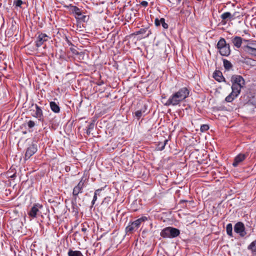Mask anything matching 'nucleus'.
Segmentation results:
<instances>
[{
    "mask_svg": "<svg viewBox=\"0 0 256 256\" xmlns=\"http://www.w3.org/2000/svg\"><path fill=\"white\" fill-rule=\"evenodd\" d=\"M190 90L187 88H182L170 96L165 105L167 106H177L188 98Z\"/></svg>",
    "mask_w": 256,
    "mask_h": 256,
    "instance_id": "f257e3e1",
    "label": "nucleus"
},
{
    "mask_svg": "<svg viewBox=\"0 0 256 256\" xmlns=\"http://www.w3.org/2000/svg\"><path fill=\"white\" fill-rule=\"evenodd\" d=\"M217 48L222 56H228L230 52L229 44H227L224 38H221L217 44Z\"/></svg>",
    "mask_w": 256,
    "mask_h": 256,
    "instance_id": "f03ea898",
    "label": "nucleus"
},
{
    "mask_svg": "<svg viewBox=\"0 0 256 256\" xmlns=\"http://www.w3.org/2000/svg\"><path fill=\"white\" fill-rule=\"evenodd\" d=\"M147 220L148 218L146 216H142L136 220L126 226V232H132L136 231L139 228L141 223L145 222Z\"/></svg>",
    "mask_w": 256,
    "mask_h": 256,
    "instance_id": "7ed1b4c3",
    "label": "nucleus"
},
{
    "mask_svg": "<svg viewBox=\"0 0 256 256\" xmlns=\"http://www.w3.org/2000/svg\"><path fill=\"white\" fill-rule=\"evenodd\" d=\"M180 234L178 230L168 227L164 228L161 232L160 236L164 238H174Z\"/></svg>",
    "mask_w": 256,
    "mask_h": 256,
    "instance_id": "20e7f679",
    "label": "nucleus"
},
{
    "mask_svg": "<svg viewBox=\"0 0 256 256\" xmlns=\"http://www.w3.org/2000/svg\"><path fill=\"white\" fill-rule=\"evenodd\" d=\"M88 181V176L84 175L78 185L74 188L73 192H80L84 188L86 187Z\"/></svg>",
    "mask_w": 256,
    "mask_h": 256,
    "instance_id": "39448f33",
    "label": "nucleus"
},
{
    "mask_svg": "<svg viewBox=\"0 0 256 256\" xmlns=\"http://www.w3.org/2000/svg\"><path fill=\"white\" fill-rule=\"evenodd\" d=\"M42 208V206L40 204H37L34 205L30 208L28 214L31 218H35L36 216L40 214V209Z\"/></svg>",
    "mask_w": 256,
    "mask_h": 256,
    "instance_id": "423d86ee",
    "label": "nucleus"
},
{
    "mask_svg": "<svg viewBox=\"0 0 256 256\" xmlns=\"http://www.w3.org/2000/svg\"><path fill=\"white\" fill-rule=\"evenodd\" d=\"M237 13L238 12H234V14H232L230 12H227L222 14L220 16V18L222 20V24H226L228 20H234L235 16Z\"/></svg>",
    "mask_w": 256,
    "mask_h": 256,
    "instance_id": "0eeeda50",
    "label": "nucleus"
},
{
    "mask_svg": "<svg viewBox=\"0 0 256 256\" xmlns=\"http://www.w3.org/2000/svg\"><path fill=\"white\" fill-rule=\"evenodd\" d=\"M48 36L46 34H39L36 42V46L38 48L40 47L44 44V42L48 41Z\"/></svg>",
    "mask_w": 256,
    "mask_h": 256,
    "instance_id": "6e6552de",
    "label": "nucleus"
},
{
    "mask_svg": "<svg viewBox=\"0 0 256 256\" xmlns=\"http://www.w3.org/2000/svg\"><path fill=\"white\" fill-rule=\"evenodd\" d=\"M231 81L232 84L243 87L245 84L244 78L238 75H234L232 77Z\"/></svg>",
    "mask_w": 256,
    "mask_h": 256,
    "instance_id": "1a4fd4ad",
    "label": "nucleus"
},
{
    "mask_svg": "<svg viewBox=\"0 0 256 256\" xmlns=\"http://www.w3.org/2000/svg\"><path fill=\"white\" fill-rule=\"evenodd\" d=\"M36 110H34V113L32 114V116L36 118L40 121L44 120L43 112L41 108L37 104L35 105Z\"/></svg>",
    "mask_w": 256,
    "mask_h": 256,
    "instance_id": "9d476101",
    "label": "nucleus"
},
{
    "mask_svg": "<svg viewBox=\"0 0 256 256\" xmlns=\"http://www.w3.org/2000/svg\"><path fill=\"white\" fill-rule=\"evenodd\" d=\"M234 230L236 232L242 236H244L246 234L244 232V225L240 222L236 224L234 227Z\"/></svg>",
    "mask_w": 256,
    "mask_h": 256,
    "instance_id": "9b49d317",
    "label": "nucleus"
},
{
    "mask_svg": "<svg viewBox=\"0 0 256 256\" xmlns=\"http://www.w3.org/2000/svg\"><path fill=\"white\" fill-rule=\"evenodd\" d=\"M37 151V146L36 144H32L26 150L25 158H30Z\"/></svg>",
    "mask_w": 256,
    "mask_h": 256,
    "instance_id": "f8f14e48",
    "label": "nucleus"
},
{
    "mask_svg": "<svg viewBox=\"0 0 256 256\" xmlns=\"http://www.w3.org/2000/svg\"><path fill=\"white\" fill-rule=\"evenodd\" d=\"M72 12L74 14L76 18L84 20L86 17L85 16L82 15L81 10L76 6H72L71 8Z\"/></svg>",
    "mask_w": 256,
    "mask_h": 256,
    "instance_id": "ddd939ff",
    "label": "nucleus"
},
{
    "mask_svg": "<svg viewBox=\"0 0 256 256\" xmlns=\"http://www.w3.org/2000/svg\"><path fill=\"white\" fill-rule=\"evenodd\" d=\"M246 155L244 154H238L234 158V162L232 164L234 166H237L240 162H242L245 158Z\"/></svg>",
    "mask_w": 256,
    "mask_h": 256,
    "instance_id": "4468645a",
    "label": "nucleus"
},
{
    "mask_svg": "<svg viewBox=\"0 0 256 256\" xmlns=\"http://www.w3.org/2000/svg\"><path fill=\"white\" fill-rule=\"evenodd\" d=\"M232 42L234 46L240 48L242 42V38L240 36H236L232 38Z\"/></svg>",
    "mask_w": 256,
    "mask_h": 256,
    "instance_id": "2eb2a0df",
    "label": "nucleus"
},
{
    "mask_svg": "<svg viewBox=\"0 0 256 256\" xmlns=\"http://www.w3.org/2000/svg\"><path fill=\"white\" fill-rule=\"evenodd\" d=\"M243 49L248 54L256 56V48H254L249 46H244Z\"/></svg>",
    "mask_w": 256,
    "mask_h": 256,
    "instance_id": "dca6fc26",
    "label": "nucleus"
},
{
    "mask_svg": "<svg viewBox=\"0 0 256 256\" xmlns=\"http://www.w3.org/2000/svg\"><path fill=\"white\" fill-rule=\"evenodd\" d=\"M242 87L236 85L234 84H232V92L235 94V96H238L240 92L241 89Z\"/></svg>",
    "mask_w": 256,
    "mask_h": 256,
    "instance_id": "f3484780",
    "label": "nucleus"
},
{
    "mask_svg": "<svg viewBox=\"0 0 256 256\" xmlns=\"http://www.w3.org/2000/svg\"><path fill=\"white\" fill-rule=\"evenodd\" d=\"M214 78L218 82L224 81V78L222 73L220 71H216L214 73Z\"/></svg>",
    "mask_w": 256,
    "mask_h": 256,
    "instance_id": "a211bd4d",
    "label": "nucleus"
},
{
    "mask_svg": "<svg viewBox=\"0 0 256 256\" xmlns=\"http://www.w3.org/2000/svg\"><path fill=\"white\" fill-rule=\"evenodd\" d=\"M50 107L52 112L55 113H58L60 111V108L59 106L54 102H50Z\"/></svg>",
    "mask_w": 256,
    "mask_h": 256,
    "instance_id": "6ab92c4d",
    "label": "nucleus"
},
{
    "mask_svg": "<svg viewBox=\"0 0 256 256\" xmlns=\"http://www.w3.org/2000/svg\"><path fill=\"white\" fill-rule=\"evenodd\" d=\"M223 63L224 68L226 70H230V68H232V65L230 61L226 60H223Z\"/></svg>",
    "mask_w": 256,
    "mask_h": 256,
    "instance_id": "aec40b11",
    "label": "nucleus"
},
{
    "mask_svg": "<svg viewBox=\"0 0 256 256\" xmlns=\"http://www.w3.org/2000/svg\"><path fill=\"white\" fill-rule=\"evenodd\" d=\"M168 142V140H165L163 142H159L158 145V146H157V149L159 150H163L164 148V147Z\"/></svg>",
    "mask_w": 256,
    "mask_h": 256,
    "instance_id": "412c9836",
    "label": "nucleus"
},
{
    "mask_svg": "<svg viewBox=\"0 0 256 256\" xmlns=\"http://www.w3.org/2000/svg\"><path fill=\"white\" fill-rule=\"evenodd\" d=\"M237 96H235V94L231 92V93L226 98L225 100L226 102H232Z\"/></svg>",
    "mask_w": 256,
    "mask_h": 256,
    "instance_id": "4be33fe9",
    "label": "nucleus"
},
{
    "mask_svg": "<svg viewBox=\"0 0 256 256\" xmlns=\"http://www.w3.org/2000/svg\"><path fill=\"white\" fill-rule=\"evenodd\" d=\"M68 256H83L82 254L80 251H73V250H70L68 252Z\"/></svg>",
    "mask_w": 256,
    "mask_h": 256,
    "instance_id": "5701e85b",
    "label": "nucleus"
},
{
    "mask_svg": "<svg viewBox=\"0 0 256 256\" xmlns=\"http://www.w3.org/2000/svg\"><path fill=\"white\" fill-rule=\"evenodd\" d=\"M226 232L230 236H232V226L231 224H227L226 227Z\"/></svg>",
    "mask_w": 256,
    "mask_h": 256,
    "instance_id": "b1692460",
    "label": "nucleus"
},
{
    "mask_svg": "<svg viewBox=\"0 0 256 256\" xmlns=\"http://www.w3.org/2000/svg\"><path fill=\"white\" fill-rule=\"evenodd\" d=\"M248 248L252 252H256V240L249 245Z\"/></svg>",
    "mask_w": 256,
    "mask_h": 256,
    "instance_id": "393cba45",
    "label": "nucleus"
},
{
    "mask_svg": "<svg viewBox=\"0 0 256 256\" xmlns=\"http://www.w3.org/2000/svg\"><path fill=\"white\" fill-rule=\"evenodd\" d=\"M23 4L24 2L22 0H14L13 4L16 8H20Z\"/></svg>",
    "mask_w": 256,
    "mask_h": 256,
    "instance_id": "a878e982",
    "label": "nucleus"
},
{
    "mask_svg": "<svg viewBox=\"0 0 256 256\" xmlns=\"http://www.w3.org/2000/svg\"><path fill=\"white\" fill-rule=\"evenodd\" d=\"M143 112H144V111H142V110H138L134 112V116L138 119H139L142 116Z\"/></svg>",
    "mask_w": 256,
    "mask_h": 256,
    "instance_id": "bb28decb",
    "label": "nucleus"
},
{
    "mask_svg": "<svg viewBox=\"0 0 256 256\" xmlns=\"http://www.w3.org/2000/svg\"><path fill=\"white\" fill-rule=\"evenodd\" d=\"M94 128V124L92 123L90 124L87 128L86 133L87 134H90L91 132V130Z\"/></svg>",
    "mask_w": 256,
    "mask_h": 256,
    "instance_id": "cd10ccee",
    "label": "nucleus"
},
{
    "mask_svg": "<svg viewBox=\"0 0 256 256\" xmlns=\"http://www.w3.org/2000/svg\"><path fill=\"white\" fill-rule=\"evenodd\" d=\"M160 22L162 26L164 29H167L168 28V24L165 22V20L164 18H160Z\"/></svg>",
    "mask_w": 256,
    "mask_h": 256,
    "instance_id": "c85d7f7f",
    "label": "nucleus"
},
{
    "mask_svg": "<svg viewBox=\"0 0 256 256\" xmlns=\"http://www.w3.org/2000/svg\"><path fill=\"white\" fill-rule=\"evenodd\" d=\"M209 129V126L208 124H202L200 126V130L202 132H206Z\"/></svg>",
    "mask_w": 256,
    "mask_h": 256,
    "instance_id": "c756f323",
    "label": "nucleus"
},
{
    "mask_svg": "<svg viewBox=\"0 0 256 256\" xmlns=\"http://www.w3.org/2000/svg\"><path fill=\"white\" fill-rule=\"evenodd\" d=\"M35 122L32 120H29L28 122V126L29 128H32L35 126Z\"/></svg>",
    "mask_w": 256,
    "mask_h": 256,
    "instance_id": "7c9ffc66",
    "label": "nucleus"
},
{
    "mask_svg": "<svg viewBox=\"0 0 256 256\" xmlns=\"http://www.w3.org/2000/svg\"><path fill=\"white\" fill-rule=\"evenodd\" d=\"M148 30V28H141L140 30H138L137 32V34H144L146 33Z\"/></svg>",
    "mask_w": 256,
    "mask_h": 256,
    "instance_id": "2f4dec72",
    "label": "nucleus"
},
{
    "mask_svg": "<svg viewBox=\"0 0 256 256\" xmlns=\"http://www.w3.org/2000/svg\"><path fill=\"white\" fill-rule=\"evenodd\" d=\"M246 46H251L252 47V46H256V41L250 40L248 44H246Z\"/></svg>",
    "mask_w": 256,
    "mask_h": 256,
    "instance_id": "473e14b6",
    "label": "nucleus"
},
{
    "mask_svg": "<svg viewBox=\"0 0 256 256\" xmlns=\"http://www.w3.org/2000/svg\"><path fill=\"white\" fill-rule=\"evenodd\" d=\"M6 174H7V176L8 177L11 178H14L16 176V173L15 172L14 174H12L10 172H7Z\"/></svg>",
    "mask_w": 256,
    "mask_h": 256,
    "instance_id": "72a5a7b5",
    "label": "nucleus"
},
{
    "mask_svg": "<svg viewBox=\"0 0 256 256\" xmlns=\"http://www.w3.org/2000/svg\"><path fill=\"white\" fill-rule=\"evenodd\" d=\"M160 24H161V22H160V19L159 20H158V18H156V19L155 20V24H156V26H160Z\"/></svg>",
    "mask_w": 256,
    "mask_h": 256,
    "instance_id": "f704fd0d",
    "label": "nucleus"
},
{
    "mask_svg": "<svg viewBox=\"0 0 256 256\" xmlns=\"http://www.w3.org/2000/svg\"><path fill=\"white\" fill-rule=\"evenodd\" d=\"M140 4L143 6H146L148 5V2L146 1H142L140 2Z\"/></svg>",
    "mask_w": 256,
    "mask_h": 256,
    "instance_id": "c9c22d12",
    "label": "nucleus"
},
{
    "mask_svg": "<svg viewBox=\"0 0 256 256\" xmlns=\"http://www.w3.org/2000/svg\"><path fill=\"white\" fill-rule=\"evenodd\" d=\"M250 40H245V39H242V42H245V43H246L247 44H248L249 42L250 41Z\"/></svg>",
    "mask_w": 256,
    "mask_h": 256,
    "instance_id": "e433bc0d",
    "label": "nucleus"
},
{
    "mask_svg": "<svg viewBox=\"0 0 256 256\" xmlns=\"http://www.w3.org/2000/svg\"><path fill=\"white\" fill-rule=\"evenodd\" d=\"M96 198H97V197H96V193H95V194H94V198H93V200H92V204H94V201L96 200Z\"/></svg>",
    "mask_w": 256,
    "mask_h": 256,
    "instance_id": "4c0bfd02",
    "label": "nucleus"
},
{
    "mask_svg": "<svg viewBox=\"0 0 256 256\" xmlns=\"http://www.w3.org/2000/svg\"><path fill=\"white\" fill-rule=\"evenodd\" d=\"M151 34V32L150 30H148V34H146V37H148L150 35V34Z\"/></svg>",
    "mask_w": 256,
    "mask_h": 256,
    "instance_id": "58836bf2",
    "label": "nucleus"
},
{
    "mask_svg": "<svg viewBox=\"0 0 256 256\" xmlns=\"http://www.w3.org/2000/svg\"><path fill=\"white\" fill-rule=\"evenodd\" d=\"M82 231H84H84H86V228H82Z\"/></svg>",
    "mask_w": 256,
    "mask_h": 256,
    "instance_id": "ea45409f",
    "label": "nucleus"
},
{
    "mask_svg": "<svg viewBox=\"0 0 256 256\" xmlns=\"http://www.w3.org/2000/svg\"><path fill=\"white\" fill-rule=\"evenodd\" d=\"M180 192V190H176V192Z\"/></svg>",
    "mask_w": 256,
    "mask_h": 256,
    "instance_id": "a19ab883",
    "label": "nucleus"
},
{
    "mask_svg": "<svg viewBox=\"0 0 256 256\" xmlns=\"http://www.w3.org/2000/svg\"><path fill=\"white\" fill-rule=\"evenodd\" d=\"M99 191H100V190H99V189H98V190H96V192H98Z\"/></svg>",
    "mask_w": 256,
    "mask_h": 256,
    "instance_id": "79ce46f5",
    "label": "nucleus"
},
{
    "mask_svg": "<svg viewBox=\"0 0 256 256\" xmlns=\"http://www.w3.org/2000/svg\"><path fill=\"white\" fill-rule=\"evenodd\" d=\"M176 0L178 1V2H180L181 1V0Z\"/></svg>",
    "mask_w": 256,
    "mask_h": 256,
    "instance_id": "37998d69",
    "label": "nucleus"
},
{
    "mask_svg": "<svg viewBox=\"0 0 256 256\" xmlns=\"http://www.w3.org/2000/svg\"><path fill=\"white\" fill-rule=\"evenodd\" d=\"M255 105H256V104Z\"/></svg>",
    "mask_w": 256,
    "mask_h": 256,
    "instance_id": "c03bdc74",
    "label": "nucleus"
}]
</instances>
